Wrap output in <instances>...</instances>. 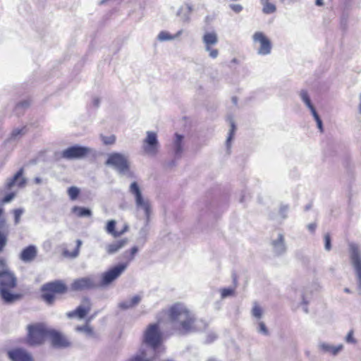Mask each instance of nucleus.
I'll use <instances>...</instances> for the list:
<instances>
[{"mask_svg": "<svg viewBox=\"0 0 361 361\" xmlns=\"http://www.w3.org/2000/svg\"><path fill=\"white\" fill-rule=\"evenodd\" d=\"M128 361H151V360L147 357V354L142 348H140L139 351L131 357H130ZM162 361H173L171 359L164 360Z\"/></svg>", "mask_w": 361, "mask_h": 361, "instance_id": "25", "label": "nucleus"}, {"mask_svg": "<svg viewBox=\"0 0 361 361\" xmlns=\"http://www.w3.org/2000/svg\"><path fill=\"white\" fill-rule=\"evenodd\" d=\"M76 331L83 332L90 337H93L94 336V333L92 328L87 324L77 326Z\"/></svg>", "mask_w": 361, "mask_h": 361, "instance_id": "33", "label": "nucleus"}, {"mask_svg": "<svg viewBox=\"0 0 361 361\" xmlns=\"http://www.w3.org/2000/svg\"><path fill=\"white\" fill-rule=\"evenodd\" d=\"M358 111L361 114V94L359 96Z\"/></svg>", "mask_w": 361, "mask_h": 361, "instance_id": "63", "label": "nucleus"}, {"mask_svg": "<svg viewBox=\"0 0 361 361\" xmlns=\"http://www.w3.org/2000/svg\"><path fill=\"white\" fill-rule=\"evenodd\" d=\"M289 210V206L288 204H281L279 208V214L283 219H285L288 216V212Z\"/></svg>", "mask_w": 361, "mask_h": 361, "instance_id": "43", "label": "nucleus"}, {"mask_svg": "<svg viewBox=\"0 0 361 361\" xmlns=\"http://www.w3.org/2000/svg\"><path fill=\"white\" fill-rule=\"evenodd\" d=\"M141 300V297L135 295L130 300H125L118 303V307L121 310H128L137 305Z\"/></svg>", "mask_w": 361, "mask_h": 361, "instance_id": "24", "label": "nucleus"}, {"mask_svg": "<svg viewBox=\"0 0 361 361\" xmlns=\"http://www.w3.org/2000/svg\"><path fill=\"white\" fill-rule=\"evenodd\" d=\"M271 246L275 255L279 256L284 254L286 251V246L283 235L279 233L277 238L271 241Z\"/></svg>", "mask_w": 361, "mask_h": 361, "instance_id": "20", "label": "nucleus"}, {"mask_svg": "<svg viewBox=\"0 0 361 361\" xmlns=\"http://www.w3.org/2000/svg\"><path fill=\"white\" fill-rule=\"evenodd\" d=\"M186 8H187V13L190 14L192 11V6L190 4H187Z\"/></svg>", "mask_w": 361, "mask_h": 361, "instance_id": "61", "label": "nucleus"}, {"mask_svg": "<svg viewBox=\"0 0 361 361\" xmlns=\"http://www.w3.org/2000/svg\"><path fill=\"white\" fill-rule=\"evenodd\" d=\"M68 194L71 200H74L77 199L80 194V190L75 186H71L68 189Z\"/></svg>", "mask_w": 361, "mask_h": 361, "instance_id": "39", "label": "nucleus"}, {"mask_svg": "<svg viewBox=\"0 0 361 361\" xmlns=\"http://www.w3.org/2000/svg\"><path fill=\"white\" fill-rule=\"evenodd\" d=\"M235 130V125L233 121H231V129L228 133V136L226 139V145L228 150H230L231 147V141L233 138L234 132Z\"/></svg>", "mask_w": 361, "mask_h": 361, "instance_id": "36", "label": "nucleus"}, {"mask_svg": "<svg viewBox=\"0 0 361 361\" xmlns=\"http://www.w3.org/2000/svg\"><path fill=\"white\" fill-rule=\"evenodd\" d=\"M8 225L6 223V220L4 217L0 216V233L8 235Z\"/></svg>", "mask_w": 361, "mask_h": 361, "instance_id": "37", "label": "nucleus"}, {"mask_svg": "<svg viewBox=\"0 0 361 361\" xmlns=\"http://www.w3.org/2000/svg\"><path fill=\"white\" fill-rule=\"evenodd\" d=\"M213 47V45H204V49L209 53V56L211 59H215L218 57L219 52L217 49H215Z\"/></svg>", "mask_w": 361, "mask_h": 361, "instance_id": "35", "label": "nucleus"}, {"mask_svg": "<svg viewBox=\"0 0 361 361\" xmlns=\"http://www.w3.org/2000/svg\"><path fill=\"white\" fill-rule=\"evenodd\" d=\"M309 109L310 110L311 113H312V115L313 116L314 120L315 119H317L318 118H319V116L318 114V113L317 112L314 106H312V107L309 108Z\"/></svg>", "mask_w": 361, "mask_h": 361, "instance_id": "55", "label": "nucleus"}, {"mask_svg": "<svg viewBox=\"0 0 361 361\" xmlns=\"http://www.w3.org/2000/svg\"><path fill=\"white\" fill-rule=\"evenodd\" d=\"M99 104H100V99L99 97H94L92 99V105L94 107L98 108L99 106Z\"/></svg>", "mask_w": 361, "mask_h": 361, "instance_id": "58", "label": "nucleus"}, {"mask_svg": "<svg viewBox=\"0 0 361 361\" xmlns=\"http://www.w3.org/2000/svg\"><path fill=\"white\" fill-rule=\"evenodd\" d=\"M128 243V239L123 238L114 241L106 245V252L109 255H114L118 252L121 249L124 247Z\"/></svg>", "mask_w": 361, "mask_h": 361, "instance_id": "21", "label": "nucleus"}, {"mask_svg": "<svg viewBox=\"0 0 361 361\" xmlns=\"http://www.w3.org/2000/svg\"><path fill=\"white\" fill-rule=\"evenodd\" d=\"M183 135L175 133L174 138L171 145V151L174 159H179L182 157L183 152Z\"/></svg>", "mask_w": 361, "mask_h": 361, "instance_id": "16", "label": "nucleus"}, {"mask_svg": "<svg viewBox=\"0 0 361 361\" xmlns=\"http://www.w3.org/2000/svg\"><path fill=\"white\" fill-rule=\"evenodd\" d=\"M80 250L78 248H75L73 251L71 252H68V250H64L63 255L65 256L70 257L71 258H75L79 255Z\"/></svg>", "mask_w": 361, "mask_h": 361, "instance_id": "47", "label": "nucleus"}, {"mask_svg": "<svg viewBox=\"0 0 361 361\" xmlns=\"http://www.w3.org/2000/svg\"><path fill=\"white\" fill-rule=\"evenodd\" d=\"M70 289L71 291L75 292L99 289L97 276L89 275L75 279L70 285Z\"/></svg>", "mask_w": 361, "mask_h": 361, "instance_id": "6", "label": "nucleus"}, {"mask_svg": "<svg viewBox=\"0 0 361 361\" xmlns=\"http://www.w3.org/2000/svg\"><path fill=\"white\" fill-rule=\"evenodd\" d=\"M105 164L111 166L120 174L128 171L130 164L126 156L119 152H113L108 155Z\"/></svg>", "mask_w": 361, "mask_h": 361, "instance_id": "9", "label": "nucleus"}, {"mask_svg": "<svg viewBox=\"0 0 361 361\" xmlns=\"http://www.w3.org/2000/svg\"><path fill=\"white\" fill-rule=\"evenodd\" d=\"M47 338H50L52 345L55 348H67L71 345L66 338L56 330L49 329Z\"/></svg>", "mask_w": 361, "mask_h": 361, "instance_id": "15", "label": "nucleus"}, {"mask_svg": "<svg viewBox=\"0 0 361 361\" xmlns=\"http://www.w3.org/2000/svg\"><path fill=\"white\" fill-rule=\"evenodd\" d=\"M27 133V128L25 126L21 128H15L12 130L9 138L7 140L8 142L15 141L19 140Z\"/></svg>", "mask_w": 361, "mask_h": 361, "instance_id": "28", "label": "nucleus"}, {"mask_svg": "<svg viewBox=\"0 0 361 361\" xmlns=\"http://www.w3.org/2000/svg\"><path fill=\"white\" fill-rule=\"evenodd\" d=\"M82 302L86 304V306L80 305L75 310L67 313V317L73 318L78 317L80 319L84 318L91 310L90 300L87 297L82 299Z\"/></svg>", "mask_w": 361, "mask_h": 361, "instance_id": "17", "label": "nucleus"}, {"mask_svg": "<svg viewBox=\"0 0 361 361\" xmlns=\"http://www.w3.org/2000/svg\"><path fill=\"white\" fill-rule=\"evenodd\" d=\"M270 0H260V4L262 5V12L264 14H271L276 12V6Z\"/></svg>", "mask_w": 361, "mask_h": 361, "instance_id": "27", "label": "nucleus"}, {"mask_svg": "<svg viewBox=\"0 0 361 361\" xmlns=\"http://www.w3.org/2000/svg\"><path fill=\"white\" fill-rule=\"evenodd\" d=\"M42 299L48 305H52L55 300V294H64L68 287L61 280H55L46 283L41 287Z\"/></svg>", "mask_w": 361, "mask_h": 361, "instance_id": "3", "label": "nucleus"}, {"mask_svg": "<svg viewBox=\"0 0 361 361\" xmlns=\"http://www.w3.org/2000/svg\"><path fill=\"white\" fill-rule=\"evenodd\" d=\"M257 331L264 336H268L269 334V330L263 322H258L256 323Z\"/></svg>", "mask_w": 361, "mask_h": 361, "instance_id": "34", "label": "nucleus"}, {"mask_svg": "<svg viewBox=\"0 0 361 361\" xmlns=\"http://www.w3.org/2000/svg\"><path fill=\"white\" fill-rule=\"evenodd\" d=\"M218 35L214 31L207 32L202 36V42L204 45L215 46L218 43Z\"/></svg>", "mask_w": 361, "mask_h": 361, "instance_id": "23", "label": "nucleus"}, {"mask_svg": "<svg viewBox=\"0 0 361 361\" xmlns=\"http://www.w3.org/2000/svg\"><path fill=\"white\" fill-rule=\"evenodd\" d=\"M143 343L156 351L162 342V334L158 324H150L143 335Z\"/></svg>", "mask_w": 361, "mask_h": 361, "instance_id": "5", "label": "nucleus"}, {"mask_svg": "<svg viewBox=\"0 0 361 361\" xmlns=\"http://www.w3.org/2000/svg\"><path fill=\"white\" fill-rule=\"evenodd\" d=\"M235 288H224L221 289V297L222 299L232 296L234 295Z\"/></svg>", "mask_w": 361, "mask_h": 361, "instance_id": "41", "label": "nucleus"}, {"mask_svg": "<svg viewBox=\"0 0 361 361\" xmlns=\"http://www.w3.org/2000/svg\"><path fill=\"white\" fill-rule=\"evenodd\" d=\"M127 267V263H120L113 267L107 271L104 272L102 274L101 280H99V278L97 277L99 288L107 286L111 284L114 281H115L121 275V274L126 269Z\"/></svg>", "mask_w": 361, "mask_h": 361, "instance_id": "8", "label": "nucleus"}, {"mask_svg": "<svg viewBox=\"0 0 361 361\" xmlns=\"http://www.w3.org/2000/svg\"><path fill=\"white\" fill-rule=\"evenodd\" d=\"M27 343L30 346L39 345L43 343L48 337L49 329L43 323L30 324L27 327Z\"/></svg>", "mask_w": 361, "mask_h": 361, "instance_id": "4", "label": "nucleus"}, {"mask_svg": "<svg viewBox=\"0 0 361 361\" xmlns=\"http://www.w3.org/2000/svg\"><path fill=\"white\" fill-rule=\"evenodd\" d=\"M128 224H125L123 229L120 231H118L117 235L118 237H120L121 235H122L123 234H124L126 232H127L128 231Z\"/></svg>", "mask_w": 361, "mask_h": 361, "instance_id": "56", "label": "nucleus"}, {"mask_svg": "<svg viewBox=\"0 0 361 361\" xmlns=\"http://www.w3.org/2000/svg\"><path fill=\"white\" fill-rule=\"evenodd\" d=\"M7 236L5 234L0 233V252L3 250L4 247L7 243Z\"/></svg>", "mask_w": 361, "mask_h": 361, "instance_id": "49", "label": "nucleus"}, {"mask_svg": "<svg viewBox=\"0 0 361 361\" xmlns=\"http://www.w3.org/2000/svg\"><path fill=\"white\" fill-rule=\"evenodd\" d=\"M159 141L155 132L147 131V137L143 141L142 148L144 152L151 156H154L159 150Z\"/></svg>", "mask_w": 361, "mask_h": 361, "instance_id": "13", "label": "nucleus"}, {"mask_svg": "<svg viewBox=\"0 0 361 361\" xmlns=\"http://www.w3.org/2000/svg\"><path fill=\"white\" fill-rule=\"evenodd\" d=\"M317 228V224L315 223H311L307 225V228L311 233H314Z\"/></svg>", "mask_w": 361, "mask_h": 361, "instance_id": "57", "label": "nucleus"}, {"mask_svg": "<svg viewBox=\"0 0 361 361\" xmlns=\"http://www.w3.org/2000/svg\"><path fill=\"white\" fill-rule=\"evenodd\" d=\"M121 175H126L128 177L133 178L134 173L130 170V167L128 169V171H125L123 173H120Z\"/></svg>", "mask_w": 361, "mask_h": 361, "instance_id": "59", "label": "nucleus"}, {"mask_svg": "<svg viewBox=\"0 0 361 361\" xmlns=\"http://www.w3.org/2000/svg\"><path fill=\"white\" fill-rule=\"evenodd\" d=\"M138 252L137 246H133L130 250H126L123 252V256L124 259H127V264L134 259L135 254Z\"/></svg>", "mask_w": 361, "mask_h": 361, "instance_id": "30", "label": "nucleus"}, {"mask_svg": "<svg viewBox=\"0 0 361 361\" xmlns=\"http://www.w3.org/2000/svg\"><path fill=\"white\" fill-rule=\"evenodd\" d=\"M299 95L301 100L304 102V104L307 106L308 109L314 106L311 102L310 97L306 90H301Z\"/></svg>", "mask_w": 361, "mask_h": 361, "instance_id": "31", "label": "nucleus"}, {"mask_svg": "<svg viewBox=\"0 0 361 361\" xmlns=\"http://www.w3.org/2000/svg\"><path fill=\"white\" fill-rule=\"evenodd\" d=\"M190 15L189 13H184L182 16H181V19L183 22H189L190 20Z\"/></svg>", "mask_w": 361, "mask_h": 361, "instance_id": "60", "label": "nucleus"}, {"mask_svg": "<svg viewBox=\"0 0 361 361\" xmlns=\"http://www.w3.org/2000/svg\"><path fill=\"white\" fill-rule=\"evenodd\" d=\"M30 106V103L27 100H25V101H22L19 103H18L16 106V109H15V111L17 114H18V110L22 109H26L27 108L28 106Z\"/></svg>", "mask_w": 361, "mask_h": 361, "instance_id": "45", "label": "nucleus"}, {"mask_svg": "<svg viewBox=\"0 0 361 361\" xmlns=\"http://www.w3.org/2000/svg\"><path fill=\"white\" fill-rule=\"evenodd\" d=\"M345 341L349 343H355L356 340L353 337V331L351 330L350 331L346 337H345Z\"/></svg>", "mask_w": 361, "mask_h": 361, "instance_id": "50", "label": "nucleus"}, {"mask_svg": "<svg viewBox=\"0 0 361 361\" xmlns=\"http://www.w3.org/2000/svg\"><path fill=\"white\" fill-rule=\"evenodd\" d=\"M147 229L146 228H142L139 231L140 237L144 238L145 240L147 238Z\"/></svg>", "mask_w": 361, "mask_h": 361, "instance_id": "52", "label": "nucleus"}, {"mask_svg": "<svg viewBox=\"0 0 361 361\" xmlns=\"http://www.w3.org/2000/svg\"><path fill=\"white\" fill-rule=\"evenodd\" d=\"M16 193L15 192H11L6 194L2 199L0 200L1 204H5L11 202L16 197Z\"/></svg>", "mask_w": 361, "mask_h": 361, "instance_id": "42", "label": "nucleus"}, {"mask_svg": "<svg viewBox=\"0 0 361 361\" xmlns=\"http://www.w3.org/2000/svg\"><path fill=\"white\" fill-rule=\"evenodd\" d=\"M157 39L159 41L172 40L176 39V36H173L166 31H161L157 36Z\"/></svg>", "mask_w": 361, "mask_h": 361, "instance_id": "40", "label": "nucleus"}, {"mask_svg": "<svg viewBox=\"0 0 361 361\" xmlns=\"http://www.w3.org/2000/svg\"><path fill=\"white\" fill-rule=\"evenodd\" d=\"M72 212L75 214L78 217H90L92 215L91 209L79 206H74L72 208Z\"/></svg>", "mask_w": 361, "mask_h": 361, "instance_id": "26", "label": "nucleus"}, {"mask_svg": "<svg viewBox=\"0 0 361 361\" xmlns=\"http://www.w3.org/2000/svg\"><path fill=\"white\" fill-rule=\"evenodd\" d=\"M8 355L12 361H33L32 355L23 348L11 350Z\"/></svg>", "mask_w": 361, "mask_h": 361, "instance_id": "18", "label": "nucleus"}, {"mask_svg": "<svg viewBox=\"0 0 361 361\" xmlns=\"http://www.w3.org/2000/svg\"><path fill=\"white\" fill-rule=\"evenodd\" d=\"M37 255V248L34 245H30L23 249L19 255V259L25 262L30 263L32 262Z\"/></svg>", "mask_w": 361, "mask_h": 361, "instance_id": "19", "label": "nucleus"}, {"mask_svg": "<svg viewBox=\"0 0 361 361\" xmlns=\"http://www.w3.org/2000/svg\"><path fill=\"white\" fill-rule=\"evenodd\" d=\"M319 348L324 353H330L333 355H336L343 350V345L342 344L332 345L327 343H320Z\"/></svg>", "mask_w": 361, "mask_h": 361, "instance_id": "22", "label": "nucleus"}, {"mask_svg": "<svg viewBox=\"0 0 361 361\" xmlns=\"http://www.w3.org/2000/svg\"><path fill=\"white\" fill-rule=\"evenodd\" d=\"M18 279L4 259H0V298L5 304H13L23 298L20 293H13Z\"/></svg>", "mask_w": 361, "mask_h": 361, "instance_id": "1", "label": "nucleus"}, {"mask_svg": "<svg viewBox=\"0 0 361 361\" xmlns=\"http://www.w3.org/2000/svg\"><path fill=\"white\" fill-rule=\"evenodd\" d=\"M262 313L263 311L262 307L257 304V302H255L253 303V307L251 312L252 316L257 319H259L262 317Z\"/></svg>", "mask_w": 361, "mask_h": 361, "instance_id": "32", "label": "nucleus"}, {"mask_svg": "<svg viewBox=\"0 0 361 361\" xmlns=\"http://www.w3.org/2000/svg\"><path fill=\"white\" fill-rule=\"evenodd\" d=\"M34 181L37 184H40L42 183V179L39 177H36L35 178Z\"/></svg>", "mask_w": 361, "mask_h": 361, "instance_id": "64", "label": "nucleus"}, {"mask_svg": "<svg viewBox=\"0 0 361 361\" xmlns=\"http://www.w3.org/2000/svg\"><path fill=\"white\" fill-rule=\"evenodd\" d=\"M25 210L23 208L15 209L13 210L14 216V224L18 225L20 221V217L24 213Z\"/></svg>", "mask_w": 361, "mask_h": 361, "instance_id": "38", "label": "nucleus"}, {"mask_svg": "<svg viewBox=\"0 0 361 361\" xmlns=\"http://www.w3.org/2000/svg\"><path fill=\"white\" fill-rule=\"evenodd\" d=\"M302 304L303 305L302 309H303L304 312L305 313H308V308H307L308 301L305 299L304 295H302Z\"/></svg>", "mask_w": 361, "mask_h": 361, "instance_id": "53", "label": "nucleus"}, {"mask_svg": "<svg viewBox=\"0 0 361 361\" xmlns=\"http://www.w3.org/2000/svg\"><path fill=\"white\" fill-rule=\"evenodd\" d=\"M81 245H82V241L78 239L76 240V247L75 248H78V250H80V247Z\"/></svg>", "mask_w": 361, "mask_h": 361, "instance_id": "62", "label": "nucleus"}, {"mask_svg": "<svg viewBox=\"0 0 361 361\" xmlns=\"http://www.w3.org/2000/svg\"><path fill=\"white\" fill-rule=\"evenodd\" d=\"M92 151L90 147L75 145L63 149L61 153V157L67 160L82 159Z\"/></svg>", "mask_w": 361, "mask_h": 361, "instance_id": "10", "label": "nucleus"}, {"mask_svg": "<svg viewBox=\"0 0 361 361\" xmlns=\"http://www.w3.org/2000/svg\"><path fill=\"white\" fill-rule=\"evenodd\" d=\"M102 140L106 145H113L116 141V137L114 135L102 136Z\"/></svg>", "mask_w": 361, "mask_h": 361, "instance_id": "44", "label": "nucleus"}, {"mask_svg": "<svg viewBox=\"0 0 361 361\" xmlns=\"http://www.w3.org/2000/svg\"><path fill=\"white\" fill-rule=\"evenodd\" d=\"M169 319L174 329L181 335L195 331V318L192 312L181 303H176L169 310Z\"/></svg>", "mask_w": 361, "mask_h": 361, "instance_id": "2", "label": "nucleus"}, {"mask_svg": "<svg viewBox=\"0 0 361 361\" xmlns=\"http://www.w3.org/2000/svg\"><path fill=\"white\" fill-rule=\"evenodd\" d=\"M349 257L357 279L358 289H361V250L354 243H349Z\"/></svg>", "mask_w": 361, "mask_h": 361, "instance_id": "7", "label": "nucleus"}, {"mask_svg": "<svg viewBox=\"0 0 361 361\" xmlns=\"http://www.w3.org/2000/svg\"><path fill=\"white\" fill-rule=\"evenodd\" d=\"M216 337L217 336H216V335L214 333H209L207 335L206 342L207 343H210L213 342L214 341H215Z\"/></svg>", "mask_w": 361, "mask_h": 361, "instance_id": "51", "label": "nucleus"}, {"mask_svg": "<svg viewBox=\"0 0 361 361\" xmlns=\"http://www.w3.org/2000/svg\"><path fill=\"white\" fill-rule=\"evenodd\" d=\"M229 8L234 11L235 13H240L243 9V7L240 4H231L229 5Z\"/></svg>", "mask_w": 361, "mask_h": 361, "instance_id": "48", "label": "nucleus"}, {"mask_svg": "<svg viewBox=\"0 0 361 361\" xmlns=\"http://www.w3.org/2000/svg\"><path fill=\"white\" fill-rule=\"evenodd\" d=\"M315 121L317 123V128L319 129L320 132L322 133L324 129H323V123H322L321 118L319 117L317 119H315Z\"/></svg>", "mask_w": 361, "mask_h": 361, "instance_id": "54", "label": "nucleus"}, {"mask_svg": "<svg viewBox=\"0 0 361 361\" xmlns=\"http://www.w3.org/2000/svg\"><path fill=\"white\" fill-rule=\"evenodd\" d=\"M116 225V222L115 220H109L107 221L106 228H105L106 232L108 234L111 235L114 238H118L117 234H118V231H116V229H115Z\"/></svg>", "mask_w": 361, "mask_h": 361, "instance_id": "29", "label": "nucleus"}, {"mask_svg": "<svg viewBox=\"0 0 361 361\" xmlns=\"http://www.w3.org/2000/svg\"><path fill=\"white\" fill-rule=\"evenodd\" d=\"M254 42H259V47L257 49V54L261 56H266L271 53L272 44L271 41L262 32H256L252 36Z\"/></svg>", "mask_w": 361, "mask_h": 361, "instance_id": "14", "label": "nucleus"}, {"mask_svg": "<svg viewBox=\"0 0 361 361\" xmlns=\"http://www.w3.org/2000/svg\"><path fill=\"white\" fill-rule=\"evenodd\" d=\"M129 192L134 195L137 208L144 210L146 216H149L150 205L148 200L143 198L141 190L137 182H133L129 188Z\"/></svg>", "mask_w": 361, "mask_h": 361, "instance_id": "12", "label": "nucleus"}, {"mask_svg": "<svg viewBox=\"0 0 361 361\" xmlns=\"http://www.w3.org/2000/svg\"><path fill=\"white\" fill-rule=\"evenodd\" d=\"M24 169L20 168L13 176L6 179L4 188H0V195L6 191H10L14 186L23 188L26 185L27 179L23 177Z\"/></svg>", "mask_w": 361, "mask_h": 361, "instance_id": "11", "label": "nucleus"}, {"mask_svg": "<svg viewBox=\"0 0 361 361\" xmlns=\"http://www.w3.org/2000/svg\"><path fill=\"white\" fill-rule=\"evenodd\" d=\"M324 248L326 251H329L331 249V236L329 233L324 235Z\"/></svg>", "mask_w": 361, "mask_h": 361, "instance_id": "46", "label": "nucleus"}]
</instances>
